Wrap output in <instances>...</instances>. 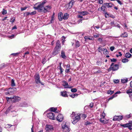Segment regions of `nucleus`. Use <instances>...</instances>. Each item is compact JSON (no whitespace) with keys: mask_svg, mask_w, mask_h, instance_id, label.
I'll return each mask as SVG.
<instances>
[{"mask_svg":"<svg viewBox=\"0 0 132 132\" xmlns=\"http://www.w3.org/2000/svg\"><path fill=\"white\" fill-rule=\"evenodd\" d=\"M6 99L7 101H11L12 102H15L20 100V98L19 97L15 96H14L13 97H6Z\"/></svg>","mask_w":132,"mask_h":132,"instance_id":"f257e3e1","label":"nucleus"},{"mask_svg":"<svg viewBox=\"0 0 132 132\" xmlns=\"http://www.w3.org/2000/svg\"><path fill=\"white\" fill-rule=\"evenodd\" d=\"M34 8L35 10H37L41 12H43L44 6L38 2L35 4Z\"/></svg>","mask_w":132,"mask_h":132,"instance_id":"f03ea898","label":"nucleus"},{"mask_svg":"<svg viewBox=\"0 0 132 132\" xmlns=\"http://www.w3.org/2000/svg\"><path fill=\"white\" fill-rule=\"evenodd\" d=\"M119 65L112 63L110 67L108 69V71H110L111 70L115 71L119 69Z\"/></svg>","mask_w":132,"mask_h":132,"instance_id":"7ed1b4c3","label":"nucleus"},{"mask_svg":"<svg viewBox=\"0 0 132 132\" xmlns=\"http://www.w3.org/2000/svg\"><path fill=\"white\" fill-rule=\"evenodd\" d=\"M62 128L63 129V131L65 132H69L70 128L68 125H67L66 122H63L62 124Z\"/></svg>","mask_w":132,"mask_h":132,"instance_id":"20e7f679","label":"nucleus"},{"mask_svg":"<svg viewBox=\"0 0 132 132\" xmlns=\"http://www.w3.org/2000/svg\"><path fill=\"white\" fill-rule=\"evenodd\" d=\"M16 89L15 87L10 88L8 90V91L5 92V94L6 95L10 94V95L13 94L16 91Z\"/></svg>","mask_w":132,"mask_h":132,"instance_id":"39448f33","label":"nucleus"},{"mask_svg":"<svg viewBox=\"0 0 132 132\" xmlns=\"http://www.w3.org/2000/svg\"><path fill=\"white\" fill-rule=\"evenodd\" d=\"M80 115H76L74 118H73V120L72 121V123L73 124H76L80 119Z\"/></svg>","mask_w":132,"mask_h":132,"instance_id":"423d86ee","label":"nucleus"},{"mask_svg":"<svg viewBox=\"0 0 132 132\" xmlns=\"http://www.w3.org/2000/svg\"><path fill=\"white\" fill-rule=\"evenodd\" d=\"M34 77L35 80V82L36 84H38L39 83H40L42 85H43L41 83V82H40V77L38 74H35L34 76Z\"/></svg>","mask_w":132,"mask_h":132,"instance_id":"0eeeda50","label":"nucleus"},{"mask_svg":"<svg viewBox=\"0 0 132 132\" xmlns=\"http://www.w3.org/2000/svg\"><path fill=\"white\" fill-rule=\"evenodd\" d=\"M46 130L52 131L54 130V127L52 125H46L45 128Z\"/></svg>","mask_w":132,"mask_h":132,"instance_id":"6e6552de","label":"nucleus"},{"mask_svg":"<svg viewBox=\"0 0 132 132\" xmlns=\"http://www.w3.org/2000/svg\"><path fill=\"white\" fill-rule=\"evenodd\" d=\"M47 117L50 119L54 120L55 119V114L52 112H50L48 113Z\"/></svg>","mask_w":132,"mask_h":132,"instance_id":"1a4fd4ad","label":"nucleus"},{"mask_svg":"<svg viewBox=\"0 0 132 132\" xmlns=\"http://www.w3.org/2000/svg\"><path fill=\"white\" fill-rule=\"evenodd\" d=\"M51 8V7L50 5L46 6L45 7H44L43 12L44 13L49 12Z\"/></svg>","mask_w":132,"mask_h":132,"instance_id":"9d476101","label":"nucleus"},{"mask_svg":"<svg viewBox=\"0 0 132 132\" xmlns=\"http://www.w3.org/2000/svg\"><path fill=\"white\" fill-rule=\"evenodd\" d=\"M123 118L122 116H115L113 118V120L114 121H119L121 120Z\"/></svg>","mask_w":132,"mask_h":132,"instance_id":"9b49d317","label":"nucleus"},{"mask_svg":"<svg viewBox=\"0 0 132 132\" xmlns=\"http://www.w3.org/2000/svg\"><path fill=\"white\" fill-rule=\"evenodd\" d=\"M56 119L58 121L61 122L63 119V116L62 114H59L57 117Z\"/></svg>","mask_w":132,"mask_h":132,"instance_id":"f8f14e48","label":"nucleus"},{"mask_svg":"<svg viewBox=\"0 0 132 132\" xmlns=\"http://www.w3.org/2000/svg\"><path fill=\"white\" fill-rule=\"evenodd\" d=\"M60 43V42L59 40L57 41L56 44V46L55 48V49L60 50L61 46Z\"/></svg>","mask_w":132,"mask_h":132,"instance_id":"ddd939ff","label":"nucleus"},{"mask_svg":"<svg viewBox=\"0 0 132 132\" xmlns=\"http://www.w3.org/2000/svg\"><path fill=\"white\" fill-rule=\"evenodd\" d=\"M79 14L81 15L82 16H85L87 15L89 13L87 11H79L78 12Z\"/></svg>","mask_w":132,"mask_h":132,"instance_id":"4468645a","label":"nucleus"},{"mask_svg":"<svg viewBox=\"0 0 132 132\" xmlns=\"http://www.w3.org/2000/svg\"><path fill=\"white\" fill-rule=\"evenodd\" d=\"M63 14L61 12H59L58 14V17L59 20L62 21L63 20Z\"/></svg>","mask_w":132,"mask_h":132,"instance_id":"2eb2a0df","label":"nucleus"},{"mask_svg":"<svg viewBox=\"0 0 132 132\" xmlns=\"http://www.w3.org/2000/svg\"><path fill=\"white\" fill-rule=\"evenodd\" d=\"M84 38L85 39V41H87V40L88 39L89 40H94V38L92 36H85Z\"/></svg>","mask_w":132,"mask_h":132,"instance_id":"dca6fc26","label":"nucleus"},{"mask_svg":"<svg viewBox=\"0 0 132 132\" xmlns=\"http://www.w3.org/2000/svg\"><path fill=\"white\" fill-rule=\"evenodd\" d=\"M63 85L65 87V88H71V87H69V85L68 83L65 81L63 82Z\"/></svg>","mask_w":132,"mask_h":132,"instance_id":"f3484780","label":"nucleus"},{"mask_svg":"<svg viewBox=\"0 0 132 132\" xmlns=\"http://www.w3.org/2000/svg\"><path fill=\"white\" fill-rule=\"evenodd\" d=\"M104 4L108 8L111 7L113 6V4L111 3H105Z\"/></svg>","mask_w":132,"mask_h":132,"instance_id":"a211bd4d","label":"nucleus"},{"mask_svg":"<svg viewBox=\"0 0 132 132\" xmlns=\"http://www.w3.org/2000/svg\"><path fill=\"white\" fill-rule=\"evenodd\" d=\"M106 8L105 6H102L101 8H99L98 10L101 11V10L103 11L104 12H105L106 11Z\"/></svg>","mask_w":132,"mask_h":132,"instance_id":"6ab92c4d","label":"nucleus"},{"mask_svg":"<svg viewBox=\"0 0 132 132\" xmlns=\"http://www.w3.org/2000/svg\"><path fill=\"white\" fill-rule=\"evenodd\" d=\"M75 46L76 48H77L80 46V43L79 41L77 40H75Z\"/></svg>","mask_w":132,"mask_h":132,"instance_id":"aec40b11","label":"nucleus"},{"mask_svg":"<svg viewBox=\"0 0 132 132\" xmlns=\"http://www.w3.org/2000/svg\"><path fill=\"white\" fill-rule=\"evenodd\" d=\"M100 121L102 123L104 124H106L108 122V120H104V119H102V118H100Z\"/></svg>","mask_w":132,"mask_h":132,"instance_id":"412c9836","label":"nucleus"},{"mask_svg":"<svg viewBox=\"0 0 132 132\" xmlns=\"http://www.w3.org/2000/svg\"><path fill=\"white\" fill-rule=\"evenodd\" d=\"M69 17V14L67 13H65L63 17V19H67Z\"/></svg>","mask_w":132,"mask_h":132,"instance_id":"4be33fe9","label":"nucleus"},{"mask_svg":"<svg viewBox=\"0 0 132 132\" xmlns=\"http://www.w3.org/2000/svg\"><path fill=\"white\" fill-rule=\"evenodd\" d=\"M61 95L62 96L64 97H66L67 96V92L65 91L61 92Z\"/></svg>","mask_w":132,"mask_h":132,"instance_id":"5701e85b","label":"nucleus"},{"mask_svg":"<svg viewBox=\"0 0 132 132\" xmlns=\"http://www.w3.org/2000/svg\"><path fill=\"white\" fill-rule=\"evenodd\" d=\"M60 51V50L54 49V50L53 53V55H55L57 54Z\"/></svg>","mask_w":132,"mask_h":132,"instance_id":"b1692460","label":"nucleus"},{"mask_svg":"<svg viewBox=\"0 0 132 132\" xmlns=\"http://www.w3.org/2000/svg\"><path fill=\"white\" fill-rule=\"evenodd\" d=\"M128 36V34L126 32L120 35V37H126Z\"/></svg>","mask_w":132,"mask_h":132,"instance_id":"393cba45","label":"nucleus"},{"mask_svg":"<svg viewBox=\"0 0 132 132\" xmlns=\"http://www.w3.org/2000/svg\"><path fill=\"white\" fill-rule=\"evenodd\" d=\"M131 55L129 53H126L125 54V57L127 58H130Z\"/></svg>","mask_w":132,"mask_h":132,"instance_id":"a878e982","label":"nucleus"},{"mask_svg":"<svg viewBox=\"0 0 132 132\" xmlns=\"http://www.w3.org/2000/svg\"><path fill=\"white\" fill-rule=\"evenodd\" d=\"M103 52V53L104 54H107L109 52L107 51V49L105 48H103V50L102 51Z\"/></svg>","mask_w":132,"mask_h":132,"instance_id":"bb28decb","label":"nucleus"},{"mask_svg":"<svg viewBox=\"0 0 132 132\" xmlns=\"http://www.w3.org/2000/svg\"><path fill=\"white\" fill-rule=\"evenodd\" d=\"M61 56L62 58L63 59H65L66 57V56L65 55V53L64 52L62 51L61 53Z\"/></svg>","mask_w":132,"mask_h":132,"instance_id":"cd10ccee","label":"nucleus"},{"mask_svg":"<svg viewBox=\"0 0 132 132\" xmlns=\"http://www.w3.org/2000/svg\"><path fill=\"white\" fill-rule=\"evenodd\" d=\"M128 79L127 78L123 79H121V82L122 83H125L127 82L128 81Z\"/></svg>","mask_w":132,"mask_h":132,"instance_id":"c85d7f7f","label":"nucleus"},{"mask_svg":"<svg viewBox=\"0 0 132 132\" xmlns=\"http://www.w3.org/2000/svg\"><path fill=\"white\" fill-rule=\"evenodd\" d=\"M78 94H72L71 95H70V96L72 98H74L75 96H77Z\"/></svg>","mask_w":132,"mask_h":132,"instance_id":"c756f323","label":"nucleus"},{"mask_svg":"<svg viewBox=\"0 0 132 132\" xmlns=\"http://www.w3.org/2000/svg\"><path fill=\"white\" fill-rule=\"evenodd\" d=\"M128 125H129V124L128 123H126L125 124L122 125H121V126L122 127H123L126 128V127H129Z\"/></svg>","mask_w":132,"mask_h":132,"instance_id":"7c9ffc66","label":"nucleus"},{"mask_svg":"<svg viewBox=\"0 0 132 132\" xmlns=\"http://www.w3.org/2000/svg\"><path fill=\"white\" fill-rule=\"evenodd\" d=\"M54 14H55V13L54 12H53V14L52 15V17H51V23H52V21H53L54 20Z\"/></svg>","mask_w":132,"mask_h":132,"instance_id":"2f4dec72","label":"nucleus"},{"mask_svg":"<svg viewBox=\"0 0 132 132\" xmlns=\"http://www.w3.org/2000/svg\"><path fill=\"white\" fill-rule=\"evenodd\" d=\"M50 110L52 111L55 112L57 110L56 108L54 107L51 108H50Z\"/></svg>","mask_w":132,"mask_h":132,"instance_id":"473e14b6","label":"nucleus"},{"mask_svg":"<svg viewBox=\"0 0 132 132\" xmlns=\"http://www.w3.org/2000/svg\"><path fill=\"white\" fill-rule=\"evenodd\" d=\"M11 85L12 86H15V84L14 82V80L12 79L11 80Z\"/></svg>","mask_w":132,"mask_h":132,"instance_id":"72a5a7b5","label":"nucleus"},{"mask_svg":"<svg viewBox=\"0 0 132 132\" xmlns=\"http://www.w3.org/2000/svg\"><path fill=\"white\" fill-rule=\"evenodd\" d=\"M46 2L47 1L46 0H44L42 2H40L39 3L44 6V5Z\"/></svg>","mask_w":132,"mask_h":132,"instance_id":"f704fd0d","label":"nucleus"},{"mask_svg":"<svg viewBox=\"0 0 132 132\" xmlns=\"http://www.w3.org/2000/svg\"><path fill=\"white\" fill-rule=\"evenodd\" d=\"M129 61V60L126 58L123 59L122 60V62L123 63H126L128 62Z\"/></svg>","mask_w":132,"mask_h":132,"instance_id":"c9c22d12","label":"nucleus"},{"mask_svg":"<svg viewBox=\"0 0 132 132\" xmlns=\"http://www.w3.org/2000/svg\"><path fill=\"white\" fill-rule=\"evenodd\" d=\"M127 93L128 94H129L132 93V89H130L128 90L127 91Z\"/></svg>","mask_w":132,"mask_h":132,"instance_id":"e433bc0d","label":"nucleus"},{"mask_svg":"<svg viewBox=\"0 0 132 132\" xmlns=\"http://www.w3.org/2000/svg\"><path fill=\"white\" fill-rule=\"evenodd\" d=\"M105 113L104 112L101 115V118H102V119H104L105 117Z\"/></svg>","mask_w":132,"mask_h":132,"instance_id":"4c0bfd02","label":"nucleus"},{"mask_svg":"<svg viewBox=\"0 0 132 132\" xmlns=\"http://www.w3.org/2000/svg\"><path fill=\"white\" fill-rule=\"evenodd\" d=\"M132 116L131 114H129L127 115L126 116L125 118L126 119H129Z\"/></svg>","mask_w":132,"mask_h":132,"instance_id":"58836bf2","label":"nucleus"},{"mask_svg":"<svg viewBox=\"0 0 132 132\" xmlns=\"http://www.w3.org/2000/svg\"><path fill=\"white\" fill-rule=\"evenodd\" d=\"M7 13V11L4 9H3V11L2 12V14L3 15H5Z\"/></svg>","mask_w":132,"mask_h":132,"instance_id":"ea45409f","label":"nucleus"},{"mask_svg":"<svg viewBox=\"0 0 132 132\" xmlns=\"http://www.w3.org/2000/svg\"><path fill=\"white\" fill-rule=\"evenodd\" d=\"M114 93L113 91L111 90H108V94H112Z\"/></svg>","mask_w":132,"mask_h":132,"instance_id":"a19ab883","label":"nucleus"},{"mask_svg":"<svg viewBox=\"0 0 132 132\" xmlns=\"http://www.w3.org/2000/svg\"><path fill=\"white\" fill-rule=\"evenodd\" d=\"M71 91L73 93H75L77 92V89H76L75 88H73L72 89H71Z\"/></svg>","mask_w":132,"mask_h":132,"instance_id":"79ce46f5","label":"nucleus"},{"mask_svg":"<svg viewBox=\"0 0 132 132\" xmlns=\"http://www.w3.org/2000/svg\"><path fill=\"white\" fill-rule=\"evenodd\" d=\"M15 18L13 17L12 18H11L10 20V22L13 23L15 21Z\"/></svg>","mask_w":132,"mask_h":132,"instance_id":"37998d69","label":"nucleus"},{"mask_svg":"<svg viewBox=\"0 0 132 132\" xmlns=\"http://www.w3.org/2000/svg\"><path fill=\"white\" fill-rule=\"evenodd\" d=\"M76 114H75V113L73 112L72 114L71 115V117H72L74 118L75 116L76 115Z\"/></svg>","mask_w":132,"mask_h":132,"instance_id":"c03bdc74","label":"nucleus"},{"mask_svg":"<svg viewBox=\"0 0 132 132\" xmlns=\"http://www.w3.org/2000/svg\"><path fill=\"white\" fill-rule=\"evenodd\" d=\"M129 124V127H132V120L129 121V123H128Z\"/></svg>","mask_w":132,"mask_h":132,"instance_id":"a18cd8bd","label":"nucleus"},{"mask_svg":"<svg viewBox=\"0 0 132 132\" xmlns=\"http://www.w3.org/2000/svg\"><path fill=\"white\" fill-rule=\"evenodd\" d=\"M46 59L45 58H44L42 59V63L44 64L46 63Z\"/></svg>","mask_w":132,"mask_h":132,"instance_id":"49530a36","label":"nucleus"},{"mask_svg":"<svg viewBox=\"0 0 132 132\" xmlns=\"http://www.w3.org/2000/svg\"><path fill=\"white\" fill-rule=\"evenodd\" d=\"M98 50L99 52H101L103 50V49H102L101 46H100L98 48Z\"/></svg>","mask_w":132,"mask_h":132,"instance_id":"de8ad7c7","label":"nucleus"},{"mask_svg":"<svg viewBox=\"0 0 132 132\" xmlns=\"http://www.w3.org/2000/svg\"><path fill=\"white\" fill-rule=\"evenodd\" d=\"M80 116L82 117L83 118H84V119L86 117V114H81L80 115Z\"/></svg>","mask_w":132,"mask_h":132,"instance_id":"09e8293b","label":"nucleus"},{"mask_svg":"<svg viewBox=\"0 0 132 132\" xmlns=\"http://www.w3.org/2000/svg\"><path fill=\"white\" fill-rule=\"evenodd\" d=\"M117 96V95H113L112 96L110 97L109 99V100H112L113 99L114 97Z\"/></svg>","mask_w":132,"mask_h":132,"instance_id":"8fccbe9b","label":"nucleus"},{"mask_svg":"<svg viewBox=\"0 0 132 132\" xmlns=\"http://www.w3.org/2000/svg\"><path fill=\"white\" fill-rule=\"evenodd\" d=\"M110 14L108 13H106L105 14V16L106 18H107L110 17Z\"/></svg>","mask_w":132,"mask_h":132,"instance_id":"3c124183","label":"nucleus"},{"mask_svg":"<svg viewBox=\"0 0 132 132\" xmlns=\"http://www.w3.org/2000/svg\"><path fill=\"white\" fill-rule=\"evenodd\" d=\"M36 13V12L35 11H34L31 13H30V15H32L35 14Z\"/></svg>","mask_w":132,"mask_h":132,"instance_id":"603ef678","label":"nucleus"},{"mask_svg":"<svg viewBox=\"0 0 132 132\" xmlns=\"http://www.w3.org/2000/svg\"><path fill=\"white\" fill-rule=\"evenodd\" d=\"M60 73L62 74L63 71V69L62 68L61 66L60 67Z\"/></svg>","mask_w":132,"mask_h":132,"instance_id":"864d4df0","label":"nucleus"},{"mask_svg":"<svg viewBox=\"0 0 132 132\" xmlns=\"http://www.w3.org/2000/svg\"><path fill=\"white\" fill-rule=\"evenodd\" d=\"M113 81L115 83H117L119 82V80L118 79L114 80Z\"/></svg>","mask_w":132,"mask_h":132,"instance_id":"5fc2aeb1","label":"nucleus"},{"mask_svg":"<svg viewBox=\"0 0 132 132\" xmlns=\"http://www.w3.org/2000/svg\"><path fill=\"white\" fill-rule=\"evenodd\" d=\"M110 60L111 62H115L117 61V59H115L113 58L111 59Z\"/></svg>","mask_w":132,"mask_h":132,"instance_id":"6e6d98bb","label":"nucleus"},{"mask_svg":"<svg viewBox=\"0 0 132 132\" xmlns=\"http://www.w3.org/2000/svg\"><path fill=\"white\" fill-rule=\"evenodd\" d=\"M110 49L111 51H113L114 49V47L113 46L111 47Z\"/></svg>","mask_w":132,"mask_h":132,"instance_id":"4d7b16f0","label":"nucleus"},{"mask_svg":"<svg viewBox=\"0 0 132 132\" xmlns=\"http://www.w3.org/2000/svg\"><path fill=\"white\" fill-rule=\"evenodd\" d=\"M12 125H10L9 124H7L6 125V128H10L11 127Z\"/></svg>","mask_w":132,"mask_h":132,"instance_id":"13d9d810","label":"nucleus"},{"mask_svg":"<svg viewBox=\"0 0 132 132\" xmlns=\"http://www.w3.org/2000/svg\"><path fill=\"white\" fill-rule=\"evenodd\" d=\"M100 35V34H98L97 35H94V37L96 38H97Z\"/></svg>","mask_w":132,"mask_h":132,"instance_id":"bf43d9fd","label":"nucleus"},{"mask_svg":"<svg viewBox=\"0 0 132 132\" xmlns=\"http://www.w3.org/2000/svg\"><path fill=\"white\" fill-rule=\"evenodd\" d=\"M27 8V7H23V8H21V11H23V10H26Z\"/></svg>","mask_w":132,"mask_h":132,"instance_id":"052dcab7","label":"nucleus"},{"mask_svg":"<svg viewBox=\"0 0 132 132\" xmlns=\"http://www.w3.org/2000/svg\"><path fill=\"white\" fill-rule=\"evenodd\" d=\"M19 54V53H12L11 55H13L14 56H16V55H18Z\"/></svg>","mask_w":132,"mask_h":132,"instance_id":"680f3d73","label":"nucleus"},{"mask_svg":"<svg viewBox=\"0 0 132 132\" xmlns=\"http://www.w3.org/2000/svg\"><path fill=\"white\" fill-rule=\"evenodd\" d=\"M82 16V15H81L79 14L78 15V17L79 18H81V19L83 18V16Z\"/></svg>","mask_w":132,"mask_h":132,"instance_id":"e2e57ef3","label":"nucleus"},{"mask_svg":"<svg viewBox=\"0 0 132 132\" xmlns=\"http://www.w3.org/2000/svg\"><path fill=\"white\" fill-rule=\"evenodd\" d=\"M118 3L120 5H121L122 4V3L119 0H116Z\"/></svg>","mask_w":132,"mask_h":132,"instance_id":"0e129e2a","label":"nucleus"},{"mask_svg":"<svg viewBox=\"0 0 132 132\" xmlns=\"http://www.w3.org/2000/svg\"><path fill=\"white\" fill-rule=\"evenodd\" d=\"M14 35H13L11 36H9V37L11 39H12L14 38Z\"/></svg>","mask_w":132,"mask_h":132,"instance_id":"69168bd1","label":"nucleus"},{"mask_svg":"<svg viewBox=\"0 0 132 132\" xmlns=\"http://www.w3.org/2000/svg\"><path fill=\"white\" fill-rule=\"evenodd\" d=\"M98 2L100 4H102L103 2V1L102 0H99Z\"/></svg>","mask_w":132,"mask_h":132,"instance_id":"338daca9","label":"nucleus"},{"mask_svg":"<svg viewBox=\"0 0 132 132\" xmlns=\"http://www.w3.org/2000/svg\"><path fill=\"white\" fill-rule=\"evenodd\" d=\"M70 69H66L65 70V72L67 73H68L70 71Z\"/></svg>","mask_w":132,"mask_h":132,"instance_id":"774afa93","label":"nucleus"}]
</instances>
